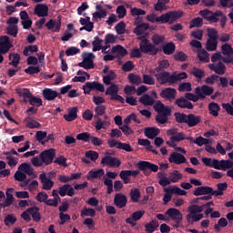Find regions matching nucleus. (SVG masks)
Instances as JSON below:
<instances>
[{"mask_svg": "<svg viewBox=\"0 0 233 233\" xmlns=\"http://www.w3.org/2000/svg\"><path fill=\"white\" fill-rule=\"evenodd\" d=\"M156 77L157 83L159 85H167V86H172V85H176V83L179 81H183V79H187V73H176L170 74L167 71H158V72H150Z\"/></svg>", "mask_w": 233, "mask_h": 233, "instance_id": "obj_1", "label": "nucleus"}, {"mask_svg": "<svg viewBox=\"0 0 233 233\" xmlns=\"http://www.w3.org/2000/svg\"><path fill=\"white\" fill-rule=\"evenodd\" d=\"M183 17V11H169L162 14L160 16H156V14L152 13L147 15V20L149 23H159L160 25H174L177 19Z\"/></svg>", "mask_w": 233, "mask_h": 233, "instance_id": "obj_2", "label": "nucleus"}, {"mask_svg": "<svg viewBox=\"0 0 233 233\" xmlns=\"http://www.w3.org/2000/svg\"><path fill=\"white\" fill-rule=\"evenodd\" d=\"M153 108L157 112L156 121L158 125H165L168 123V116L172 115V109L168 106H165L161 101H157Z\"/></svg>", "mask_w": 233, "mask_h": 233, "instance_id": "obj_3", "label": "nucleus"}, {"mask_svg": "<svg viewBox=\"0 0 233 233\" xmlns=\"http://www.w3.org/2000/svg\"><path fill=\"white\" fill-rule=\"evenodd\" d=\"M141 41L139 43L140 52L142 54H147L148 56H157L159 53V48H157L154 44L150 43L147 37H140Z\"/></svg>", "mask_w": 233, "mask_h": 233, "instance_id": "obj_4", "label": "nucleus"}, {"mask_svg": "<svg viewBox=\"0 0 233 233\" xmlns=\"http://www.w3.org/2000/svg\"><path fill=\"white\" fill-rule=\"evenodd\" d=\"M165 216H167L171 221H174L173 227L179 228L181 222L183 221V213L177 208H170L165 212Z\"/></svg>", "mask_w": 233, "mask_h": 233, "instance_id": "obj_5", "label": "nucleus"}, {"mask_svg": "<svg viewBox=\"0 0 233 233\" xmlns=\"http://www.w3.org/2000/svg\"><path fill=\"white\" fill-rule=\"evenodd\" d=\"M137 167L140 172L144 173V176H150V172H157L159 170L158 165L145 160L137 162Z\"/></svg>", "mask_w": 233, "mask_h": 233, "instance_id": "obj_6", "label": "nucleus"}, {"mask_svg": "<svg viewBox=\"0 0 233 233\" xmlns=\"http://www.w3.org/2000/svg\"><path fill=\"white\" fill-rule=\"evenodd\" d=\"M119 94V86L116 84H111V86L106 90V96H110L111 101H119V103H125V98Z\"/></svg>", "mask_w": 233, "mask_h": 233, "instance_id": "obj_7", "label": "nucleus"}, {"mask_svg": "<svg viewBox=\"0 0 233 233\" xmlns=\"http://www.w3.org/2000/svg\"><path fill=\"white\" fill-rule=\"evenodd\" d=\"M82 58L83 61L78 63V66L85 68V70H92V68H94V59H96V55H94V53H84Z\"/></svg>", "mask_w": 233, "mask_h": 233, "instance_id": "obj_8", "label": "nucleus"}, {"mask_svg": "<svg viewBox=\"0 0 233 233\" xmlns=\"http://www.w3.org/2000/svg\"><path fill=\"white\" fill-rule=\"evenodd\" d=\"M54 157H56V149L54 148L46 149L39 155V159L46 167L54 163Z\"/></svg>", "mask_w": 233, "mask_h": 233, "instance_id": "obj_9", "label": "nucleus"}, {"mask_svg": "<svg viewBox=\"0 0 233 233\" xmlns=\"http://www.w3.org/2000/svg\"><path fill=\"white\" fill-rule=\"evenodd\" d=\"M167 136H171L170 141H175L176 143H179V141H193L192 137H185V133L177 132V128H170L167 131Z\"/></svg>", "mask_w": 233, "mask_h": 233, "instance_id": "obj_10", "label": "nucleus"}, {"mask_svg": "<svg viewBox=\"0 0 233 233\" xmlns=\"http://www.w3.org/2000/svg\"><path fill=\"white\" fill-rule=\"evenodd\" d=\"M82 88L84 90V94L87 95H90L92 90H95L96 92H105V86L96 81L86 82Z\"/></svg>", "mask_w": 233, "mask_h": 233, "instance_id": "obj_11", "label": "nucleus"}, {"mask_svg": "<svg viewBox=\"0 0 233 233\" xmlns=\"http://www.w3.org/2000/svg\"><path fill=\"white\" fill-rule=\"evenodd\" d=\"M222 61L223 63L229 64L233 63V48L230 44H224L221 46Z\"/></svg>", "mask_w": 233, "mask_h": 233, "instance_id": "obj_12", "label": "nucleus"}, {"mask_svg": "<svg viewBox=\"0 0 233 233\" xmlns=\"http://www.w3.org/2000/svg\"><path fill=\"white\" fill-rule=\"evenodd\" d=\"M176 96H177V90L172 87H165L160 92V97L166 101H174V99H176Z\"/></svg>", "mask_w": 233, "mask_h": 233, "instance_id": "obj_13", "label": "nucleus"}, {"mask_svg": "<svg viewBox=\"0 0 233 233\" xmlns=\"http://www.w3.org/2000/svg\"><path fill=\"white\" fill-rule=\"evenodd\" d=\"M142 19L140 16H137L135 19V25H137L134 29V34H136V35H143V34H145V32H147V30L150 27V25L147 23H141Z\"/></svg>", "mask_w": 233, "mask_h": 233, "instance_id": "obj_14", "label": "nucleus"}, {"mask_svg": "<svg viewBox=\"0 0 233 233\" xmlns=\"http://www.w3.org/2000/svg\"><path fill=\"white\" fill-rule=\"evenodd\" d=\"M12 46H14V45L10 42L8 35L0 36V54H8Z\"/></svg>", "mask_w": 233, "mask_h": 233, "instance_id": "obj_15", "label": "nucleus"}, {"mask_svg": "<svg viewBox=\"0 0 233 233\" xmlns=\"http://www.w3.org/2000/svg\"><path fill=\"white\" fill-rule=\"evenodd\" d=\"M223 15V12L217 10L216 12H212L208 9H205V19L209 23H218L219 21V16Z\"/></svg>", "mask_w": 233, "mask_h": 233, "instance_id": "obj_16", "label": "nucleus"}, {"mask_svg": "<svg viewBox=\"0 0 233 233\" xmlns=\"http://www.w3.org/2000/svg\"><path fill=\"white\" fill-rule=\"evenodd\" d=\"M16 94L21 97L22 102L25 105H28V102L30 101L32 97V92L28 88H16L15 89Z\"/></svg>", "mask_w": 233, "mask_h": 233, "instance_id": "obj_17", "label": "nucleus"}, {"mask_svg": "<svg viewBox=\"0 0 233 233\" xmlns=\"http://www.w3.org/2000/svg\"><path fill=\"white\" fill-rule=\"evenodd\" d=\"M46 27L47 30H52V32H60L61 31V15L57 16V20L50 19L46 24Z\"/></svg>", "mask_w": 233, "mask_h": 233, "instance_id": "obj_18", "label": "nucleus"}, {"mask_svg": "<svg viewBox=\"0 0 233 233\" xmlns=\"http://www.w3.org/2000/svg\"><path fill=\"white\" fill-rule=\"evenodd\" d=\"M127 203H128L127 196L121 193L115 195L114 205L116 208H125V207H127Z\"/></svg>", "mask_w": 233, "mask_h": 233, "instance_id": "obj_19", "label": "nucleus"}, {"mask_svg": "<svg viewBox=\"0 0 233 233\" xmlns=\"http://www.w3.org/2000/svg\"><path fill=\"white\" fill-rule=\"evenodd\" d=\"M42 96L44 99H46V101H54L56 97L61 99V95L57 91L53 90L51 88H45L42 91Z\"/></svg>", "mask_w": 233, "mask_h": 233, "instance_id": "obj_20", "label": "nucleus"}, {"mask_svg": "<svg viewBox=\"0 0 233 233\" xmlns=\"http://www.w3.org/2000/svg\"><path fill=\"white\" fill-rule=\"evenodd\" d=\"M168 161L169 163H175V165H183V163H187V157L181 153L173 152L170 154Z\"/></svg>", "mask_w": 233, "mask_h": 233, "instance_id": "obj_21", "label": "nucleus"}, {"mask_svg": "<svg viewBox=\"0 0 233 233\" xmlns=\"http://www.w3.org/2000/svg\"><path fill=\"white\" fill-rule=\"evenodd\" d=\"M175 105L179 108H187V110H192L194 108V105L191 104L185 96H180L175 100Z\"/></svg>", "mask_w": 233, "mask_h": 233, "instance_id": "obj_22", "label": "nucleus"}, {"mask_svg": "<svg viewBox=\"0 0 233 233\" xmlns=\"http://www.w3.org/2000/svg\"><path fill=\"white\" fill-rule=\"evenodd\" d=\"M101 165H108L109 167H121V160L110 156H106L102 158Z\"/></svg>", "mask_w": 233, "mask_h": 233, "instance_id": "obj_23", "label": "nucleus"}, {"mask_svg": "<svg viewBox=\"0 0 233 233\" xmlns=\"http://www.w3.org/2000/svg\"><path fill=\"white\" fill-rule=\"evenodd\" d=\"M35 15L38 17H46L48 15V5L46 4H38L35 6Z\"/></svg>", "mask_w": 233, "mask_h": 233, "instance_id": "obj_24", "label": "nucleus"}, {"mask_svg": "<svg viewBox=\"0 0 233 233\" xmlns=\"http://www.w3.org/2000/svg\"><path fill=\"white\" fill-rule=\"evenodd\" d=\"M208 68L213 70V72L216 74H218V76H223V74L227 72V66H225L223 62H218V64H209Z\"/></svg>", "mask_w": 233, "mask_h": 233, "instance_id": "obj_25", "label": "nucleus"}, {"mask_svg": "<svg viewBox=\"0 0 233 233\" xmlns=\"http://www.w3.org/2000/svg\"><path fill=\"white\" fill-rule=\"evenodd\" d=\"M96 12L93 13V19H105L106 17L108 12L106 9H103V5H96Z\"/></svg>", "mask_w": 233, "mask_h": 233, "instance_id": "obj_26", "label": "nucleus"}, {"mask_svg": "<svg viewBox=\"0 0 233 233\" xmlns=\"http://www.w3.org/2000/svg\"><path fill=\"white\" fill-rule=\"evenodd\" d=\"M201 121V117L199 116H196L194 114L187 115V118L186 120V125L189 127V128H192V127H197V125H199V122Z\"/></svg>", "mask_w": 233, "mask_h": 233, "instance_id": "obj_27", "label": "nucleus"}, {"mask_svg": "<svg viewBox=\"0 0 233 233\" xmlns=\"http://www.w3.org/2000/svg\"><path fill=\"white\" fill-rule=\"evenodd\" d=\"M205 166L215 168L216 170H221V160L205 157Z\"/></svg>", "mask_w": 233, "mask_h": 233, "instance_id": "obj_28", "label": "nucleus"}, {"mask_svg": "<svg viewBox=\"0 0 233 233\" xmlns=\"http://www.w3.org/2000/svg\"><path fill=\"white\" fill-rule=\"evenodd\" d=\"M138 101L141 103V105H144V106H153V105L156 103V100L148 94H144L141 96Z\"/></svg>", "mask_w": 233, "mask_h": 233, "instance_id": "obj_29", "label": "nucleus"}, {"mask_svg": "<svg viewBox=\"0 0 233 233\" xmlns=\"http://www.w3.org/2000/svg\"><path fill=\"white\" fill-rule=\"evenodd\" d=\"M39 210L40 208L35 206L27 208V212L31 214L33 221H35V223H39V221H41V213L39 212Z\"/></svg>", "mask_w": 233, "mask_h": 233, "instance_id": "obj_30", "label": "nucleus"}, {"mask_svg": "<svg viewBox=\"0 0 233 233\" xmlns=\"http://www.w3.org/2000/svg\"><path fill=\"white\" fill-rule=\"evenodd\" d=\"M159 128L157 127H146L144 134L148 139H155L157 136H159Z\"/></svg>", "mask_w": 233, "mask_h": 233, "instance_id": "obj_31", "label": "nucleus"}, {"mask_svg": "<svg viewBox=\"0 0 233 233\" xmlns=\"http://www.w3.org/2000/svg\"><path fill=\"white\" fill-rule=\"evenodd\" d=\"M187 222L188 225H194V223L200 221V219H203V214H192L188 213L186 216Z\"/></svg>", "mask_w": 233, "mask_h": 233, "instance_id": "obj_32", "label": "nucleus"}, {"mask_svg": "<svg viewBox=\"0 0 233 233\" xmlns=\"http://www.w3.org/2000/svg\"><path fill=\"white\" fill-rule=\"evenodd\" d=\"M112 54H117L120 57H125L128 56V51L120 45L115 46L111 48Z\"/></svg>", "mask_w": 233, "mask_h": 233, "instance_id": "obj_33", "label": "nucleus"}, {"mask_svg": "<svg viewBox=\"0 0 233 233\" xmlns=\"http://www.w3.org/2000/svg\"><path fill=\"white\" fill-rule=\"evenodd\" d=\"M9 65L17 68L19 66V61H21V56L18 53H10L9 54Z\"/></svg>", "mask_w": 233, "mask_h": 233, "instance_id": "obj_34", "label": "nucleus"}, {"mask_svg": "<svg viewBox=\"0 0 233 233\" xmlns=\"http://www.w3.org/2000/svg\"><path fill=\"white\" fill-rule=\"evenodd\" d=\"M102 176H105V170L103 168L97 170L91 169L88 172L87 179L90 181V179H97V177H102Z\"/></svg>", "mask_w": 233, "mask_h": 233, "instance_id": "obj_35", "label": "nucleus"}, {"mask_svg": "<svg viewBox=\"0 0 233 233\" xmlns=\"http://www.w3.org/2000/svg\"><path fill=\"white\" fill-rule=\"evenodd\" d=\"M159 227V221L157 219L151 220L149 223H147L145 225L146 232L147 233H154L156 232V228Z\"/></svg>", "mask_w": 233, "mask_h": 233, "instance_id": "obj_36", "label": "nucleus"}, {"mask_svg": "<svg viewBox=\"0 0 233 233\" xmlns=\"http://www.w3.org/2000/svg\"><path fill=\"white\" fill-rule=\"evenodd\" d=\"M165 192H169L170 194H177V196H187V191L181 189L177 186L169 187L165 189Z\"/></svg>", "mask_w": 233, "mask_h": 233, "instance_id": "obj_37", "label": "nucleus"}, {"mask_svg": "<svg viewBox=\"0 0 233 233\" xmlns=\"http://www.w3.org/2000/svg\"><path fill=\"white\" fill-rule=\"evenodd\" d=\"M18 170H21L24 174H27V176H34V167H32L28 163H22L19 166Z\"/></svg>", "mask_w": 233, "mask_h": 233, "instance_id": "obj_38", "label": "nucleus"}, {"mask_svg": "<svg viewBox=\"0 0 233 233\" xmlns=\"http://www.w3.org/2000/svg\"><path fill=\"white\" fill-rule=\"evenodd\" d=\"M208 110L211 116H214V117H218V116H219V110H221V107L218 103L211 102L208 105Z\"/></svg>", "mask_w": 233, "mask_h": 233, "instance_id": "obj_39", "label": "nucleus"}, {"mask_svg": "<svg viewBox=\"0 0 233 233\" xmlns=\"http://www.w3.org/2000/svg\"><path fill=\"white\" fill-rule=\"evenodd\" d=\"M163 52L166 56H172L176 52V44L169 42L163 46Z\"/></svg>", "mask_w": 233, "mask_h": 233, "instance_id": "obj_40", "label": "nucleus"}, {"mask_svg": "<svg viewBox=\"0 0 233 233\" xmlns=\"http://www.w3.org/2000/svg\"><path fill=\"white\" fill-rule=\"evenodd\" d=\"M127 79L129 81V83H131V85H141L143 84V78H141V76H139L138 75L130 73L127 76Z\"/></svg>", "mask_w": 233, "mask_h": 233, "instance_id": "obj_41", "label": "nucleus"}, {"mask_svg": "<svg viewBox=\"0 0 233 233\" xmlns=\"http://www.w3.org/2000/svg\"><path fill=\"white\" fill-rule=\"evenodd\" d=\"M64 119L68 122L77 119V107H72L67 115H64Z\"/></svg>", "mask_w": 233, "mask_h": 233, "instance_id": "obj_42", "label": "nucleus"}, {"mask_svg": "<svg viewBox=\"0 0 233 233\" xmlns=\"http://www.w3.org/2000/svg\"><path fill=\"white\" fill-rule=\"evenodd\" d=\"M170 66V62L168 60H161L158 63V66H157L154 70H151L150 72H165L167 68Z\"/></svg>", "mask_w": 233, "mask_h": 233, "instance_id": "obj_43", "label": "nucleus"}, {"mask_svg": "<svg viewBox=\"0 0 233 233\" xmlns=\"http://www.w3.org/2000/svg\"><path fill=\"white\" fill-rule=\"evenodd\" d=\"M168 3H170L169 0H157V3L154 5L156 12L167 10V5H168Z\"/></svg>", "mask_w": 233, "mask_h": 233, "instance_id": "obj_44", "label": "nucleus"}, {"mask_svg": "<svg viewBox=\"0 0 233 233\" xmlns=\"http://www.w3.org/2000/svg\"><path fill=\"white\" fill-rule=\"evenodd\" d=\"M81 218H96V209L85 207L80 213Z\"/></svg>", "mask_w": 233, "mask_h": 233, "instance_id": "obj_45", "label": "nucleus"}, {"mask_svg": "<svg viewBox=\"0 0 233 233\" xmlns=\"http://www.w3.org/2000/svg\"><path fill=\"white\" fill-rule=\"evenodd\" d=\"M205 208V205L198 206V205H191L187 208V212L189 214H201Z\"/></svg>", "mask_w": 233, "mask_h": 233, "instance_id": "obj_46", "label": "nucleus"}, {"mask_svg": "<svg viewBox=\"0 0 233 233\" xmlns=\"http://www.w3.org/2000/svg\"><path fill=\"white\" fill-rule=\"evenodd\" d=\"M93 45V52H99L101 48H103V39L99 38V36H95Z\"/></svg>", "mask_w": 233, "mask_h": 233, "instance_id": "obj_47", "label": "nucleus"}, {"mask_svg": "<svg viewBox=\"0 0 233 233\" xmlns=\"http://www.w3.org/2000/svg\"><path fill=\"white\" fill-rule=\"evenodd\" d=\"M206 49L208 50V52H214L218 50V40L208 39L206 44Z\"/></svg>", "mask_w": 233, "mask_h": 233, "instance_id": "obj_48", "label": "nucleus"}, {"mask_svg": "<svg viewBox=\"0 0 233 233\" xmlns=\"http://www.w3.org/2000/svg\"><path fill=\"white\" fill-rule=\"evenodd\" d=\"M6 34L8 35H12V37H17V34H19V28L17 25H8L6 28Z\"/></svg>", "mask_w": 233, "mask_h": 233, "instance_id": "obj_49", "label": "nucleus"}, {"mask_svg": "<svg viewBox=\"0 0 233 233\" xmlns=\"http://www.w3.org/2000/svg\"><path fill=\"white\" fill-rule=\"evenodd\" d=\"M187 116H188V115H187L185 113L176 112L174 114L175 120L177 121V123H180V124L185 123L187 125Z\"/></svg>", "mask_w": 233, "mask_h": 233, "instance_id": "obj_50", "label": "nucleus"}, {"mask_svg": "<svg viewBox=\"0 0 233 233\" xmlns=\"http://www.w3.org/2000/svg\"><path fill=\"white\" fill-rule=\"evenodd\" d=\"M130 198L133 203H138L139 198H141V191H139V188L131 189Z\"/></svg>", "mask_w": 233, "mask_h": 233, "instance_id": "obj_51", "label": "nucleus"}, {"mask_svg": "<svg viewBox=\"0 0 233 233\" xmlns=\"http://www.w3.org/2000/svg\"><path fill=\"white\" fill-rule=\"evenodd\" d=\"M119 177L123 180L125 185H128V183H130V170H122L119 173Z\"/></svg>", "mask_w": 233, "mask_h": 233, "instance_id": "obj_52", "label": "nucleus"}, {"mask_svg": "<svg viewBox=\"0 0 233 233\" xmlns=\"http://www.w3.org/2000/svg\"><path fill=\"white\" fill-rule=\"evenodd\" d=\"M182 177L183 175L179 173V171L174 170L169 176V181H171V183H177V181H179V179H182Z\"/></svg>", "mask_w": 233, "mask_h": 233, "instance_id": "obj_53", "label": "nucleus"}, {"mask_svg": "<svg viewBox=\"0 0 233 233\" xmlns=\"http://www.w3.org/2000/svg\"><path fill=\"white\" fill-rule=\"evenodd\" d=\"M200 26H203V18L201 17L194 18L189 23V28H199Z\"/></svg>", "mask_w": 233, "mask_h": 233, "instance_id": "obj_54", "label": "nucleus"}, {"mask_svg": "<svg viewBox=\"0 0 233 233\" xmlns=\"http://www.w3.org/2000/svg\"><path fill=\"white\" fill-rule=\"evenodd\" d=\"M28 103L32 106H37V108H39V106H43V99L34 96V95L31 96Z\"/></svg>", "mask_w": 233, "mask_h": 233, "instance_id": "obj_55", "label": "nucleus"}, {"mask_svg": "<svg viewBox=\"0 0 233 233\" xmlns=\"http://www.w3.org/2000/svg\"><path fill=\"white\" fill-rule=\"evenodd\" d=\"M17 221V218L14 216V214H8L4 220V223L5 227H10V225H15V223Z\"/></svg>", "mask_w": 233, "mask_h": 233, "instance_id": "obj_56", "label": "nucleus"}, {"mask_svg": "<svg viewBox=\"0 0 233 233\" xmlns=\"http://www.w3.org/2000/svg\"><path fill=\"white\" fill-rule=\"evenodd\" d=\"M229 168H233V161L232 160H220V170H229Z\"/></svg>", "mask_w": 233, "mask_h": 233, "instance_id": "obj_57", "label": "nucleus"}, {"mask_svg": "<svg viewBox=\"0 0 233 233\" xmlns=\"http://www.w3.org/2000/svg\"><path fill=\"white\" fill-rule=\"evenodd\" d=\"M142 83H144V85H156V80L154 79V77H152V76L147 75V74H143L142 75Z\"/></svg>", "mask_w": 233, "mask_h": 233, "instance_id": "obj_58", "label": "nucleus"}, {"mask_svg": "<svg viewBox=\"0 0 233 233\" xmlns=\"http://www.w3.org/2000/svg\"><path fill=\"white\" fill-rule=\"evenodd\" d=\"M91 135L88 132H83L76 135V139L78 141H84V143H88L90 141Z\"/></svg>", "mask_w": 233, "mask_h": 233, "instance_id": "obj_59", "label": "nucleus"}, {"mask_svg": "<svg viewBox=\"0 0 233 233\" xmlns=\"http://www.w3.org/2000/svg\"><path fill=\"white\" fill-rule=\"evenodd\" d=\"M125 28H127V24H125V22H123V21L119 22L115 26V30H116V34H118V35L125 34Z\"/></svg>", "mask_w": 233, "mask_h": 233, "instance_id": "obj_60", "label": "nucleus"}, {"mask_svg": "<svg viewBox=\"0 0 233 233\" xmlns=\"http://www.w3.org/2000/svg\"><path fill=\"white\" fill-rule=\"evenodd\" d=\"M151 41L153 45L156 46L165 42V36L159 35H153Z\"/></svg>", "mask_w": 233, "mask_h": 233, "instance_id": "obj_61", "label": "nucleus"}, {"mask_svg": "<svg viewBox=\"0 0 233 233\" xmlns=\"http://www.w3.org/2000/svg\"><path fill=\"white\" fill-rule=\"evenodd\" d=\"M80 52H81V49H79L78 47L71 46L66 50V56H67V57H70V56H76Z\"/></svg>", "mask_w": 233, "mask_h": 233, "instance_id": "obj_62", "label": "nucleus"}, {"mask_svg": "<svg viewBox=\"0 0 233 233\" xmlns=\"http://www.w3.org/2000/svg\"><path fill=\"white\" fill-rule=\"evenodd\" d=\"M135 66H136L134 65V62L129 60L122 66V70H123V72H132V70H134Z\"/></svg>", "mask_w": 233, "mask_h": 233, "instance_id": "obj_63", "label": "nucleus"}, {"mask_svg": "<svg viewBox=\"0 0 233 233\" xmlns=\"http://www.w3.org/2000/svg\"><path fill=\"white\" fill-rule=\"evenodd\" d=\"M222 108L228 114V116H233V106L232 103H222Z\"/></svg>", "mask_w": 233, "mask_h": 233, "instance_id": "obj_64", "label": "nucleus"}]
</instances>
